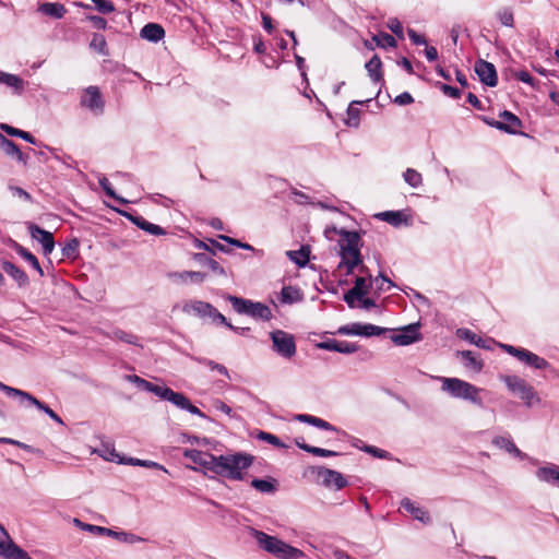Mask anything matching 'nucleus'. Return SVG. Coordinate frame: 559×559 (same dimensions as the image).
Returning a JSON list of instances; mask_svg holds the SVG:
<instances>
[{"label": "nucleus", "instance_id": "412c9836", "mask_svg": "<svg viewBox=\"0 0 559 559\" xmlns=\"http://www.w3.org/2000/svg\"><path fill=\"white\" fill-rule=\"evenodd\" d=\"M401 507H402L405 511H407L408 513H411V514H412V516H413L415 520H417V521H419V522H421V523H424V524H429V523L431 522V518H430V515H429V512H428L426 509H424V508H421V507L417 506V504H416L415 502H413L409 498H403V499L401 500Z\"/></svg>", "mask_w": 559, "mask_h": 559}, {"label": "nucleus", "instance_id": "f704fd0d", "mask_svg": "<svg viewBox=\"0 0 559 559\" xmlns=\"http://www.w3.org/2000/svg\"><path fill=\"white\" fill-rule=\"evenodd\" d=\"M365 67H366V70H367L370 79L372 80V82L379 83L380 81H382V72H381L382 62H381V59L377 55H374L366 63Z\"/></svg>", "mask_w": 559, "mask_h": 559}, {"label": "nucleus", "instance_id": "4d7b16f0", "mask_svg": "<svg viewBox=\"0 0 559 559\" xmlns=\"http://www.w3.org/2000/svg\"><path fill=\"white\" fill-rule=\"evenodd\" d=\"M0 391L4 392L8 396L19 397L21 402H24L28 395V392L9 386L0 381Z\"/></svg>", "mask_w": 559, "mask_h": 559}, {"label": "nucleus", "instance_id": "774afa93", "mask_svg": "<svg viewBox=\"0 0 559 559\" xmlns=\"http://www.w3.org/2000/svg\"><path fill=\"white\" fill-rule=\"evenodd\" d=\"M357 350H358V346L355 343H350L347 341H340V343H338L337 353L348 355V354H353Z\"/></svg>", "mask_w": 559, "mask_h": 559}, {"label": "nucleus", "instance_id": "4468645a", "mask_svg": "<svg viewBox=\"0 0 559 559\" xmlns=\"http://www.w3.org/2000/svg\"><path fill=\"white\" fill-rule=\"evenodd\" d=\"M421 338L419 333V323H412L403 329L399 333L391 335V341L399 346L411 345Z\"/></svg>", "mask_w": 559, "mask_h": 559}, {"label": "nucleus", "instance_id": "c756f323", "mask_svg": "<svg viewBox=\"0 0 559 559\" xmlns=\"http://www.w3.org/2000/svg\"><path fill=\"white\" fill-rule=\"evenodd\" d=\"M194 260L203 266H207L213 273L225 276V269L214 259L210 258L205 253H195Z\"/></svg>", "mask_w": 559, "mask_h": 559}, {"label": "nucleus", "instance_id": "aec40b11", "mask_svg": "<svg viewBox=\"0 0 559 559\" xmlns=\"http://www.w3.org/2000/svg\"><path fill=\"white\" fill-rule=\"evenodd\" d=\"M182 455L192 461L194 464H198L202 467H204L206 471L211 472V466L214 461V454L203 452L195 449H185L182 452Z\"/></svg>", "mask_w": 559, "mask_h": 559}, {"label": "nucleus", "instance_id": "b1692460", "mask_svg": "<svg viewBox=\"0 0 559 559\" xmlns=\"http://www.w3.org/2000/svg\"><path fill=\"white\" fill-rule=\"evenodd\" d=\"M492 444L506 452L514 455L515 457L522 459L523 452L514 444L509 436H497L492 439Z\"/></svg>", "mask_w": 559, "mask_h": 559}, {"label": "nucleus", "instance_id": "f257e3e1", "mask_svg": "<svg viewBox=\"0 0 559 559\" xmlns=\"http://www.w3.org/2000/svg\"><path fill=\"white\" fill-rule=\"evenodd\" d=\"M332 234H337L340 239L337 240L340 262L337 271L344 275L366 274L371 277L369 269L365 265L361 255L362 240L358 231L337 229L336 227H328L324 230V235L328 239H332Z\"/></svg>", "mask_w": 559, "mask_h": 559}, {"label": "nucleus", "instance_id": "3c124183", "mask_svg": "<svg viewBox=\"0 0 559 559\" xmlns=\"http://www.w3.org/2000/svg\"><path fill=\"white\" fill-rule=\"evenodd\" d=\"M496 15L501 25L507 27L514 26V14L511 8H501L497 11Z\"/></svg>", "mask_w": 559, "mask_h": 559}, {"label": "nucleus", "instance_id": "37998d69", "mask_svg": "<svg viewBox=\"0 0 559 559\" xmlns=\"http://www.w3.org/2000/svg\"><path fill=\"white\" fill-rule=\"evenodd\" d=\"M97 179H98L99 186L105 191L107 197L115 199L116 201H118L121 204L128 203V201L126 199L116 194L115 190L111 187V183L109 182V180L107 179V177L105 175H102V174L98 175Z\"/></svg>", "mask_w": 559, "mask_h": 559}, {"label": "nucleus", "instance_id": "7c9ffc66", "mask_svg": "<svg viewBox=\"0 0 559 559\" xmlns=\"http://www.w3.org/2000/svg\"><path fill=\"white\" fill-rule=\"evenodd\" d=\"M286 255L299 267L305 266L309 262L310 246H302L299 250L286 251Z\"/></svg>", "mask_w": 559, "mask_h": 559}, {"label": "nucleus", "instance_id": "7ed1b4c3", "mask_svg": "<svg viewBox=\"0 0 559 559\" xmlns=\"http://www.w3.org/2000/svg\"><path fill=\"white\" fill-rule=\"evenodd\" d=\"M441 382V390L453 399L469 402L478 407H484L481 393L485 389L478 388L465 380L459 378L433 377Z\"/></svg>", "mask_w": 559, "mask_h": 559}, {"label": "nucleus", "instance_id": "680f3d73", "mask_svg": "<svg viewBox=\"0 0 559 559\" xmlns=\"http://www.w3.org/2000/svg\"><path fill=\"white\" fill-rule=\"evenodd\" d=\"M455 335L459 338L464 340L471 344H474L478 337L473 331H471L469 329H466V328L457 329L455 332Z\"/></svg>", "mask_w": 559, "mask_h": 559}, {"label": "nucleus", "instance_id": "e2e57ef3", "mask_svg": "<svg viewBox=\"0 0 559 559\" xmlns=\"http://www.w3.org/2000/svg\"><path fill=\"white\" fill-rule=\"evenodd\" d=\"M219 239L224 240L225 242L231 245V246H235L237 248H240V249H243V250H249V251H253L254 248L247 243V242H242L238 239H235V238H231L229 236H225V235H219Z\"/></svg>", "mask_w": 559, "mask_h": 559}, {"label": "nucleus", "instance_id": "a19ab883", "mask_svg": "<svg viewBox=\"0 0 559 559\" xmlns=\"http://www.w3.org/2000/svg\"><path fill=\"white\" fill-rule=\"evenodd\" d=\"M7 134L11 135V136H16V138H20V139H23L24 141L31 143V144H34V145H37V141L36 139L29 133V132H26V131H23V130H20V129H16L14 127H11L9 124H1L0 127Z\"/></svg>", "mask_w": 559, "mask_h": 559}, {"label": "nucleus", "instance_id": "5fc2aeb1", "mask_svg": "<svg viewBox=\"0 0 559 559\" xmlns=\"http://www.w3.org/2000/svg\"><path fill=\"white\" fill-rule=\"evenodd\" d=\"M94 453H97L107 461H115V459L118 457L114 445L110 443H103L99 449L94 450Z\"/></svg>", "mask_w": 559, "mask_h": 559}, {"label": "nucleus", "instance_id": "423d86ee", "mask_svg": "<svg viewBox=\"0 0 559 559\" xmlns=\"http://www.w3.org/2000/svg\"><path fill=\"white\" fill-rule=\"evenodd\" d=\"M73 524L82 531H86V532H90L95 535L112 537V538H115L121 543H126V544H136V543H143L146 540L145 538H143L139 535H135L133 533H129L126 531H114L108 527L84 523L79 519H74Z\"/></svg>", "mask_w": 559, "mask_h": 559}, {"label": "nucleus", "instance_id": "4be33fe9", "mask_svg": "<svg viewBox=\"0 0 559 559\" xmlns=\"http://www.w3.org/2000/svg\"><path fill=\"white\" fill-rule=\"evenodd\" d=\"M1 269L9 276H11L13 281L16 282L19 287H25L28 285L29 280H28L27 274L21 267H19L16 264H14L13 262L3 261L1 263Z\"/></svg>", "mask_w": 559, "mask_h": 559}, {"label": "nucleus", "instance_id": "c03bdc74", "mask_svg": "<svg viewBox=\"0 0 559 559\" xmlns=\"http://www.w3.org/2000/svg\"><path fill=\"white\" fill-rule=\"evenodd\" d=\"M193 359L198 364L203 365L213 371H217L219 374H222L226 378H230L228 369L224 365H221L212 359L204 358V357H194Z\"/></svg>", "mask_w": 559, "mask_h": 559}, {"label": "nucleus", "instance_id": "f8f14e48", "mask_svg": "<svg viewBox=\"0 0 559 559\" xmlns=\"http://www.w3.org/2000/svg\"><path fill=\"white\" fill-rule=\"evenodd\" d=\"M500 118L502 120H495L484 118V121L498 130L504 131L510 134L520 133V128L522 127L521 120L511 111L504 110L500 114Z\"/></svg>", "mask_w": 559, "mask_h": 559}, {"label": "nucleus", "instance_id": "c9c22d12", "mask_svg": "<svg viewBox=\"0 0 559 559\" xmlns=\"http://www.w3.org/2000/svg\"><path fill=\"white\" fill-rule=\"evenodd\" d=\"M118 462L121 464H127V465L160 469L165 473H168V471L163 465H160L157 462L150 461V460H140V459H135V457H122V459H119Z\"/></svg>", "mask_w": 559, "mask_h": 559}, {"label": "nucleus", "instance_id": "39448f33", "mask_svg": "<svg viewBox=\"0 0 559 559\" xmlns=\"http://www.w3.org/2000/svg\"><path fill=\"white\" fill-rule=\"evenodd\" d=\"M225 299L231 305L238 314H246L255 320L270 321L272 311L269 306L260 301H253L242 297L227 295Z\"/></svg>", "mask_w": 559, "mask_h": 559}, {"label": "nucleus", "instance_id": "6ab92c4d", "mask_svg": "<svg viewBox=\"0 0 559 559\" xmlns=\"http://www.w3.org/2000/svg\"><path fill=\"white\" fill-rule=\"evenodd\" d=\"M535 477L552 487L559 488V466L552 463H547L535 471Z\"/></svg>", "mask_w": 559, "mask_h": 559}, {"label": "nucleus", "instance_id": "9d476101", "mask_svg": "<svg viewBox=\"0 0 559 559\" xmlns=\"http://www.w3.org/2000/svg\"><path fill=\"white\" fill-rule=\"evenodd\" d=\"M270 336L273 342V349L278 355L285 358H290L295 355L296 344L293 335L282 330H275L271 332Z\"/></svg>", "mask_w": 559, "mask_h": 559}, {"label": "nucleus", "instance_id": "8fccbe9b", "mask_svg": "<svg viewBox=\"0 0 559 559\" xmlns=\"http://www.w3.org/2000/svg\"><path fill=\"white\" fill-rule=\"evenodd\" d=\"M403 178L405 182L409 185L412 188H418L423 185L421 174L414 168H407L403 173Z\"/></svg>", "mask_w": 559, "mask_h": 559}, {"label": "nucleus", "instance_id": "0eeeda50", "mask_svg": "<svg viewBox=\"0 0 559 559\" xmlns=\"http://www.w3.org/2000/svg\"><path fill=\"white\" fill-rule=\"evenodd\" d=\"M501 380L506 383L507 388L519 395L526 406L532 407L534 404L539 403L540 399L532 385L519 376H503Z\"/></svg>", "mask_w": 559, "mask_h": 559}, {"label": "nucleus", "instance_id": "de8ad7c7", "mask_svg": "<svg viewBox=\"0 0 559 559\" xmlns=\"http://www.w3.org/2000/svg\"><path fill=\"white\" fill-rule=\"evenodd\" d=\"M28 554L17 546L12 538L9 539V544H7V551L4 554L5 559H26Z\"/></svg>", "mask_w": 559, "mask_h": 559}, {"label": "nucleus", "instance_id": "052dcab7", "mask_svg": "<svg viewBox=\"0 0 559 559\" xmlns=\"http://www.w3.org/2000/svg\"><path fill=\"white\" fill-rule=\"evenodd\" d=\"M95 9L102 14H109L115 11V5L109 0H91Z\"/></svg>", "mask_w": 559, "mask_h": 559}, {"label": "nucleus", "instance_id": "9b49d317", "mask_svg": "<svg viewBox=\"0 0 559 559\" xmlns=\"http://www.w3.org/2000/svg\"><path fill=\"white\" fill-rule=\"evenodd\" d=\"M80 105L96 116L104 112L105 102L97 86L91 85L83 90L80 97Z\"/></svg>", "mask_w": 559, "mask_h": 559}, {"label": "nucleus", "instance_id": "58836bf2", "mask_svg": "<svg viewBox=\"0 0 559 559\" xmlns=\"http://www.w3.org/2000/svg\"><path fill=\"white\" fill-rule=\"evenodd\" d=\"M15 251L21 258L28 262L33 266V269L38 272L40 276L44 275V271L39 264L38 259L31 251H28L25 247L21 245H16Z\"/></svg>", "mask_w": 559, "mask_h": 559}, {"label": "nucleus", "instance_id": "ea45409f", "mask_svg": "<svg viewBox=\"0 0 559 559\" xmlns=\"http://www.w3.org/2000/svg\"><path fill=\"white\" fill-rule=\"evenodd\" d=\"M108 336L112 340H118L127 344H131L134 346H141L139 343V337L133 333L126 332L121 329L114 330Z\"/></svg>", "mask_w": 559, "mask_h": 559}, {"label": "nucleus", "instance_id": "f03ea898", "mask_svg": "<svg viewBox=\"0 0 559 559\" xmlns=\"http://www.w3.org/2000/svg\"><path fill=\"white\" fill-rule=\"evenodd\" d=\"M253 460V455L245 452L215 455L211 472L229 480H243Z\"/></svg>", "mask_w": 559, "mask_h": 559}, {"label": "nucleus", "instance_id": "dca6fc26", "mask_svg": "<svg viewBox=\"0 0 559 559\" xmlns=\"http://www.w3.org/2000/svg\"><path fill=\"white\" fill-rule=\"evenodd\" d=\"M475 72L485 85L493 87L498 84L497 71L492 63L479 59L475 63Z\"/></svg>", "mask_w": 559, "mask_h": 559}, {"label": "nucleus", "instance_id": "13d9d810", "mask_svg": "<svg viewBox=\"0 0 559 559\" xmlns=\"http://www.w3.org/2000/svg\"><path fill=\"white\" fill-rule=\"evenodd\" d=\"M180 440L183 443H190V444H197V445H207L210 443V440L207 438H200L193 435H189L187 432H183L180 435Z\"/></svg>", "mask_w": 559, "mask_h": 559}, {"label": "nucleus", "instance_id": "a878e982", "mask_svg": "<svg viewBox=\"0 0 559 559\" xmlns=\"http://www.w3.org/2000/svg\"><path fill=\"white\" fill-rule=\"evenodd\" d=\"M38 11L53 19H62L67 13V9L59 2H44L38 7Z\"/></svg>", "mask_w": 559, "mask_h": 559}, {"label": "nucleus", "instance_id": "5701e85b", "mask_svg": "<svg viewBox=\"0 0 559 559\" xmlns=\"http://www.w3.org/2000/svg\"><path fill=\"white\" fill-rule=\"evenodd\" d=\"M0 150H2L5 155L15 157L19 162L25 164L27 160V156L20 150V147L2 133H0Z\"/></svg>", "mask_w": 559, "mask_h": 559}, {"label": "nucleus", "instance_id": "1a4fd4ad", "mask_svg": "<svg viewBox=\"0 0 559 559\" xmlns=\"http://www.w3.org/2000/svg\"><path fill=\"white\" fill-rule=\"evenodd\" d=\"M390 330L386 328H381L378 325H373L371 323H359L354 322L349 324L342 325L337 329V333L342 335H355V336H380L385 334Z\"/></svg>", "mask_w": 559, "mask_h": 559}, {"label": "nucleus", "instance_id": "338daca9", "mask_svg": "<svg viewBox=\"0 0 559 559\" xmlns=\"http://www.w3.org/2000/svg\"><path fill=\"white\" fill-rule=\"evenodd\" d=\"M438 86L444 93V95H447L451 98L456 99V98L461 97V91L457 87H454V86H451L448 84H443V83H438Z\"/></svg>", "mask_w": 559, "mask_h": 559}, {"label": "nucleus", "instance_id": "f3484780", "mask_svg": "<svg viewBox=\"0 0 559 559\" xmlns=\"http://www.w3.org/2000/svg\"><path fill=\"white\" fill-rule=\"evenodd\" d=\"M127 219H129L136 227L142 229L143 231L154 235V236H164L167 231L160 227L159 225L153 224L146 221L143 216L138 214H132L128 212H120Z\"/></svg>", "mask_w": 559, "mask_h": 559}, {"label": "nucleus", "instance_id": "09e8293b", "mask_svg": "<svg viewBox=\"0 0 559 559\" xmlns=\"http://www.w3.org/2000/svg\"><path fill=\"white\" fill-rule=\"evenodd\" d=\"M461 356L464 360L465 367L472 368L475 371L481 370L483 362L476 357L475 353H473L472 350H463L461 353Z\"/></svg>", "mask_w": 559, "mask_h": 559}, {"label": "nucleus", "instance_id": "79ce46f5", "mask_svg": "<svg viewBox=\"0 0 559 559\" xmlns=\"http://www.w3.org/2000/svg\"><path fill=\"white\" fill-rule=\"evenodd\" d=\"M90 47L102 56H109L106 38L99 33L93 34Z\"/></svg>", "mask_w": 559, "mask_h": 559}, {"label": "nucleus", "instance_id": "6e6552de", "mask_svg": "<svg viewBox=\"0 0 559 559\" xmlns=\"http://www.w3.org/2000/svg\"><path fill=\"white\" fill-rule=\"evenodd\" d=\"M498 346L503 352L515 357L519 361H521L522 364H524L527 367H531L536 370H544L549 367V362L545 358L534 354L533 352H531L526 348L515 347L513 345H509V344H504V343H499Z\"/></svg>", "mask_w": 559, "mask_h": 559}, {"label": "nucleus", "instance_id": "2eb2a0df", "mask_svg": "<svg viewBox=\"0 0 559 559\" xmlns=\"http://www.w3.org/2000/svg\"><path fill=\"white\" fill-rule=\"evenodd\" d=\"M28 231L31 237L41 245L44 254L48 255L53 251L55 240L50 231L40 228L36 224H29Z\"/></svg>", "mask_w": 559, "mask_h": 559}, {"label": "nucleus", "instance_id": "69168bd1", "mask_svg": "<svg viewBox=\"0 0 559 559\" xmlns=\"http://www.w3.org/2000/svg\"><path fill=\"white\" fill-rule=\"evenodd\" d=\"M360 450L378 459H389L390 456V453L388 451L379 449L373 445H364V448H360Z\"/></svg>", "mask_w": 559, "mask_h": 559}, {"label": "nucleus", "instance_id": "72a5a7b5", "mask_svg": "<svg viewBox=\"0 0 559 559\" xmlns=\"http://www.w3.org/2000/svg\"><path fill=\"white\" fill-rule=\"evenodd\" d=\"M295 59H296V66H297L299 72H300V75L302 78V84H304V88L300 90V93L309 102H311L312 100L311 94L313 93V91L309 86V81H308L307 73H306L305 59L302 57L298 56V55H295Z\"/></svg>", "mask_w": 559, "mask_h": 559}, {"label": "nucleus", "instance_id": "603ef678", "mask_svg": "<svg viewBox=\"0 0 559 559\" xmlns=\"http://www.w3.org/2000/svg\"><path fill=\"white\" fill-rule=\"evenodd\" d=\"M206 317L210 318L212 320V322L217 325L222 324L228 329H234V325L213 305L211 307V310L209 311V314H206Z\"/></svg>", "mask_w": 559, "mask_h": 559}, {"label": "nucleus", "instance_id": "864d4df0", "mask_svg": "<svg viewBox=\"0 0 559 559\" xmlns=\"http://www.w3.org/2000/svg\"><path fill=\"white\" fill-rule=\"evenodd\" d=\"M379 47L382 48H395L396 47V40L395 38L388 34V33H380L378 35H374L372 38Z\"/></svg>", "mask_w": 559, "mask_h": 559}, {"label": "nucleus", "instance_id": "bf43d9fd", "mask_svg": "<svg viewBox=\"0 0 559 559\" xmlns=\"http://www.w3.org/2000/svg\"><path fill=\"white\" fill-rule=\"evenodd\" d=\"M79 240L76 238L71 239L62 248V254L67 258H74L79 252Z\"/></svg>", "mask_w": 559, "mask_h": 559}, {"label": "nucleus", "instance_id": "49530a36", "mask_svg": "<svg viewBox=\"0 0 559 559\" xmlns=\"http://www.w3.org/2000/svg\"><path fill=\"white\" fill-rule=\"evenodd\" d=\"M301 300L300 290L293 286H285L281 292V301L283 304H293Z\"/></svg>", "mask_w": 559, "mask_h": 559}, {"label": "nucleus", "instance_id": "a211bd4d", "mask_svg": "<svg viewBox=\"0 0 559 559\" xmlns=\"http://www.w3.org/2000/svg\"><path fill=\"white\" fill-rule=\"evenodd\" d=\"M160 400L168 401L176 407L186 411L190 400L180 392H175L168 386L159 385L156 394Z\"/></svg>", "mask_w": 559, "mask_h": 559}, {"label": "nucleus", "instance_id": "4c0bfd02", "mask_svg": "<svg viewBox=\"0 0 559 559\" xmlns=\"http://www.w3.org/2000/svg\"><path fill=\"white\" fill-rule=\"evenodd\" d=\"M124 378L127 381L135 384L139 389L146 391V392H151L154 395L156 394V392L159 388V385L154 384L136 374H127Z\"/></svg>", "mask_w": 559, "mask_h": 559}, {"label": "nucleus", "instance_id": "c85d7f7f", "mask_svg": "<svg viewBox=\"0 0 559 559\" xmlns=\"http://www.w3.org/2000/svg\"><path fill=\"white\" fill-rule=\"evenodd\" d=\"M250 485L261 493H274L276 491L277 481L272 477L253 478Z\"/></svg>", "mask_w": 559, "mask_h": 559}, {"label": "nucleus", "instance_id": "bb28decb", "mask_svg": "<svg viewBox=\"0 0 559 559\" xmlns=\"http://www.w3.org/2000/svg\"><path fill=\"white\" fill-rule=\"evenodd\" d=\"M0 84L11 88L16 94H22L24 91V81L15 74L0 71Z\"/></svg>", "mask_w": 559, "mask_h": 559}, {"label": "nucleus", "instance_id": "6e6d98bb", "mask_svg": "<svg viewBox=\"0 0 559 559\" xmlns=\"http://www.w3.org/2000/svg\"><path fill=\"white\" fill-rule=\"evenodd\" d=\"M372 276L369 277L366 274H360V276H356L353 289H358L360 295H366L368 287L370 286V281Z\"/></svg>", "mask_w": 559, "mask_h": 559}, {"label": "nucleus", "instance_id": "cd10ccee", "mask_svg": "<svg viewBox=\"0 0 559 559\" xmlns=\"http://www.w3.org/2000/svg\"><path fill=\"white\" fill-rule=\"evenodd\" d=\"M212 305L210 302L201 300H192L183 306V311L187 313H193L200 318H206Z\"/></svg>", "mask_w": 559, "mask_h": 559}, {"label": "nucleus", "instance_id": "393cba45", "mask_svg": "<svg viewBox=\"0 0 559 559\" xmlns=\"http://www.w3.org/2000/svg\"><path fill=\"white\" fill-rule=\"evenodd\" d=\"M164 36V28L156 23H148L144 25L141 29V37L152 43H157L162 40Z\"/></svg>", "mask_w": 559, "mask_h": 559}, {"label": "nucleus", "instance_id": "473e14b6", "mask_svg": "<svg viewBox=\"0 0 559 559\" xmlns=\"http://www.w3.org/2000/svg\"><path fill=\"white\" fill-rule=\"evenodd\" d=\"M365 102L362 100H354L349 104L345 119V124L352 128H358L360 123V109L357 105H362Z\"/></svg>", "mask_w": 559, "mask_h": 559}, {"label": "nucleus", "instance_id": "a18cd8bd", "mask_svg": "<svg viewBox=\"0 0 559 559\" xmlns=\"http://www.w3.org/2000/svg\"><path fill=\"white\" fill-rule=\"evenodd\" d=\"M317 429L323 430L326 433L332 435L333 437L331 438V440L332 439L333 440H340L341 436H343V437L347 436L345 431L340 430L338 428H336L335 426L331 425L326 420L318 418V417H317Z\"/></svg>", "mask_w": 559, "mask_h": 559}, {"label": "nucleus", "instance_id": "e433bc0d", "mask_svg": "<svg viewBox=\"0 0 559 559\" xmlns=\"http://www.w3.org/2000/svg\"><path fill=\"white\" fill-rule=\"evenodd\" d=\"M377 216L395 227L406 223L407 221L405 214L401 211H385L378 214Z\"/></svg>", "mask_w": 559, "mask_h": 559}, {"label": "nucleus", "instance_id": "ddd939ff", "mask_svg": "<svg viewBox=\"0 0 559 559\" xmlns=\"http://www.w3.org/2000/svg\"><path fill=\"white\" fill-rule=\"evenodd\" d=\"M317 476L321 479L322 485L329 489L341 490L348 485L343 474L334 469L317 467Z\"/></svg>", "mask_w": 559, "mask_h": 559}, {"label": "nucleus", "instance_id": "20e7f679", "mask_svg": "<svg viewBox=\"0 0 559 559\" xmlns=\"http://www.w3.org/2000/svg\"><path fill=\"white\" fill-rule=\"evenodd\" d=\"M250 535L255 539L258 546L277 559H304L301 550L290 546L276 536L269 535L262 531L250 527Z\"/></svg>", "mask_w": 559, "mask_h": 559}, {"label": "nucleus", "instance_id": "0e129e2a", "mask_svg": "<svg viewBox=\"0 0 559 559\" xmlns=\"http://www.w3.org/2000/svg\"><path fill=\"white\" fill-rule=\"evenodd\" d=\"M386 26L399 38L402 39L404 37L402 23L396 17L390 19Z\"/></svg>", "mask_w": 559, "mask_h": 559}, {"label": "nucleus", "instance_id": "2f4dec72", "mask_svg": "<svg viewBox=\"0 0 559 559\" xmlns=\"http://www.w3.org/2000/svg\"><path fill=\"white\" fill-rule=\"evenodd\" d=\"M25 401L28 402L31 405L35 406L37 409L44 412L57 424L62 425V426L64 425L62 418L56 412H53L48 405L40 402L38 399L33 396L32 394L28 393Z\"/></svg>", "mask_w": 559, "mask_h": 559}]
</instances>
